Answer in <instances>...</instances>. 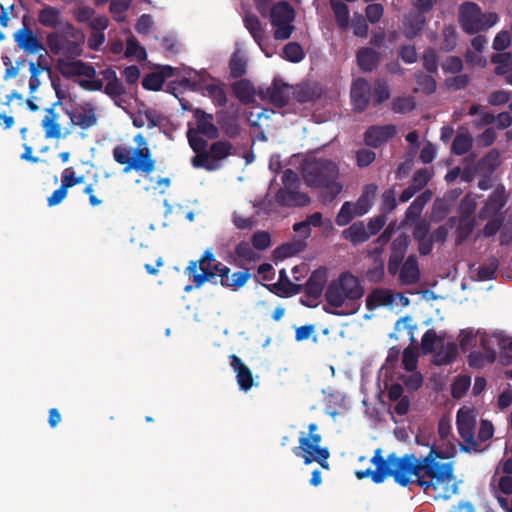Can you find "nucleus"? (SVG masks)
<instances>
[{"mask_svg": "<svg viewBox=\"0 0 512 512\" xmlns=\"http://www.w3.org/2000/svg\"><path fill=\"white\" fill-rule=\"evenodd\" d=\"M438 434L442 440L448 441L445 449L436 444H426V446H429V452L425 456L417 457L414 453H410L399 457L395 453H390L384 458L382 450L378 448L371 459V463L375 465V470L370 468L358 470L355 473L356 477L360 480L371 477L376 484L384 482L388 477H393L394 481L402 487L416 483L425 494L432 495L435 499H450L458 493L454 463H441L437 459L453 458L456 454V447L449 440L451 426L448 423L439 422ZM416 442L425 445L419 436L416 437Z\"/></svg>", "mask_w": 512, "mask_h": 512, "instance_id": "f257e3e1", "label": "nucleus"}, {"mask_svg": "<svg viewBox=\"0 0 512 512\" xmlns=\"http://www.w3.org/2000/svg\"><path fill=\"white\" fill-rule=\"evenodd\" d=\"M302 176L310 188H322L320 198L324 204L332 203L342 192L343 185L337 182L339 168L327 158H312L303 163Z\"/></svg>", "mask_w": 512, "mask_h": 512, "instance_id": "f03ea898", "label": "nucleus"}, {"mask_svg": "<svg viewBox=\"0 0 512 512\" xmlns=\"http://www.w3.org/2000/svg\"><path fill=\"white\" fill-rule=\"evenodd\" d=\"M363 295L364 289L359 279L350 272H344L329 284L325 298L327 304L334 308L345 306V310L338 311L334 315H351L359 310V300Z\"/></svg>", "mask_w": 512, "mask_h": 512, "instance_id": "7ed1b4c3", "label": "nucleus"}, {"mask_svg": "<svg viewBox=\"0 0 512 512\" xmlns=\"http://www.w3.org/2000/svg\"><path fill=\"white\" fill-rule=\"evenodd\" d=\"M133 141L137 144L135 149L124 145H116L112 150L113 159L116 163L124 165V172L134 170L136 172L151 174L155 170L156 161L143 134H137Z\"/></svg>", "mask_w": 512, "mask_h": 512, "instance_id": "20e7f679", "label": "nucleus"}, {"mask_svg": "<svg viewBox=\"0 0 512 512\" xmlns=\"http://www.w3.org/2000/svg\"><path fill=\"white\" fill-rule=\"evenodd\" d=\"M46 45L52 54L63 58H77L83 53L84 36L70 22L47 34Z\"/></svg>", "mask_w": 512, "mask_h": 512, "instance_id": "39448f33", "label": "nucleus"}, {"mask_svg": "<svg viewBox=\"0 0 512 512\" xmlns=\"http://www.w3.org/2000/svg\"><path fill=\"white\" fill-rule=\"evenodd\" d=\"M318 431V425L311 423L308 426V434L301 433L299 446L293 448L295 456L302 458L306 465L317 462L322 468L329 469L327 462L330 452L327 447H321L322 436Z\"/></svg>", "mask_w": 512, "mask_h": 512, "instance_id": "423d86ee", "label": "nucleus"}, {"mask_svg": "<svg viewBox=\"0 0 512 512\" xmlns=\"http://www.w3.org/2000/svg\"><path fill=\"white\" fill-rule=\"evenodd\" d=\"M102 79L87 78L78 82L79 86L87 91H103L118 106L122 97L127 94V88L121 79L118 78L116 71L109 67L100 71Z\"/></svg>", "mask_w": 512, "mask_h": 512, "instance_id": "0eeeda50", "label": "nucleus"}, {"mask_svg": "<svg viewBox=\"0 0 512 512\" xmlns=\"http://www.w3.org/2000/svg\"><path fill=\"white\" fill-rule=\"evenodd\" d=\"M498 21L495 12L483 13L481 8L473 2H465L459 9V23L467 34H475L488 30Z\"/></svg>", "mask_w": 512, "mask_h": 512, "instance_id": "6e6552de", "label": "nucleus"}, {"mask_svg": "<svg viewBox=\"0 0 512 512\" xmlns=\"http://www.w3.org/2000/svg\"><path fill=\"white\" fill-rule=\"evenodd\" d=\"M271 25L275 27L274 38L276 40H287L290 38L295 27L292 24L295 19V10L288 1L274 3L268 13Z\"/></svg>", "mask_w": 512, "mask_h": 512, "instance_id": "1a4fd4ad", "label": "nucleus"}, {"mask_svg": "<svg viewBox=\"0 0 512 512\" xmlns=\"http://www.w3.org/2000/svg\"><path fill=\"white\" fill-rule=\"evenodd\" d=\"M457 429L460 437L466 445H461L465 452L479 451V445L475 440L476 419L469 410L459 409L456 418Z\"/></svg>", "mask_w": 512, "mask_h": 512, "instance_id": "9d476101", "label": "nucleus"}, {"mask_svg": "<svg viewBox=\"0 0 512 512\" xmlns=\"http://www.w3.org/2000/svg\"><path fill=\"white\" fill-rule=\"evenodd\" d=\"M27 16L23 17L22 27L18 29L14 35V41L16 45L26 52L27 54H34L39 51H44L47 53V50L35 32L29 27L26 22Z\"/></svg>", "mask_w": 512, "mask_h": 512, "instance_id": "9b49d317", "label": "nucleus"}, {"mask_svg": "<svg viewBox=\"0 0 512 512\" xmlns=\"http://www.w3.org/2000/svg\"><path fill=\"white\" fill-rule=\"evenodd\" d=\"M57 67L60 74L66 79L77 76L94 78L97 75L96 69L91 64L77 60L76 58H60Z\"/></svg>", "mask_w": 512, "mask_h": 512, "instance_id": "f8f14e48", "label": "nucleus"}, {"mask_svg": "<svg viewBox=\"0 0 512 512\" xmlns=\"http://www.w3.org/2000/svg\"><path fill=\"white\" fill-rule=\"evenodd\" d=\"M397 134L394 124L372 125L364 133V143L372 148H379L386 144Z\"/></svg>", "mask_w": 512, "mask_h": 512, "instance_id": "ddd939ff", "label": "nucleus"}, {"mask_svg": "<svg viewBox=\"0 0 512 512\" xmlns=\"http://www.w3.org/2000/svg\"><path fill=\"white\" fill-rule=\"evenodd\" d=\"M65 113L70 118L72 125L78 126L82 130H87L97 123L95 108L91 103H84L72 110L66 109Z\"/></svg>", "mask_w": 512, "mask_h": 512, "instance_id": "4468645a", "label": "nucleus"}, {"mask_svg": "<svg viewBox=\"0 0 512 512\" xmlns=\"http://www.w3.org/2000/svg\"><path fill=\"white\" fill-rule=\"evenodd\" d=\"M353 108L357 112H363L369 105L371 99V87L364 78L356 79L350 91Z\"/></svg>", "mask_w": 512, "mask_h": 512, "instance_id": "2eb2a0df", "label": "nucleus"}, {"mask_svg": "<svg viewBox=\"0 0 512 512\" xmlns=\"http://www.w3.org/2000/svg\"><path fill=\"white\" fill-rule=\"evenodd\" d=\"M507 198L504 187L496 188L487 198L484 206L479 210L478 217L481 220L490 217H499L498 213L505 206Z\"/></svg>", "mask_w": 512, "mask_h": 512, "instance_id": "dca6fc26", "label": "nucleus"}, {"mask_svg": "<svg viewBox=\"0 0 512 512\" xmlns=\"http://www.w3.org/2000/svg\"><path fill=\"white\" fill-rule=\"evenodd\" d=\"M276 202L283 207H305L310 204L311 198L307 193L300 192L299 188L279 189L275 194Z\"/></svg>", "mask_w": 512, "mask_h": 512, "instance_id": "f3484780", "label": "nucleus"}, {"mask_svg": "<svg viewBox=\"0 0 512 512\" xmlns=\"http://www.w3.org/2000/svg\"><path fill=\"white\" fill-rule=\"evenodd\" d=\"M289 86L281 79L275 78L272 85L262 93V97L269 100L277 108H283L289 102Z\"/></svg>", "mask_w": 512, "mask_h": 512, "instance_id": "a211bd4d", "label": "nucleus"}, {"mask_svg": "<svg viewBox=\"0 0 512 512\" xmlns=\"http://www.w3.org/2000/svg\"><path fill=\"white\" fill-rule=\"evenodd\" d=\"M229 359L230 366L236 373V380L239 388L243 391L250 390L254 384L253 374L250 368L235 354L230 355Z\"/></svg>", "mask_w": 512, "mask_h": 512, "instance_id": "6ab92c4d", "label": "nucleus"}, {"mask_svg": "<svg viewBox=\"0 0 512 512\" xmlns=\"http://www.w3.org/2000/svg\"><path fill=\"white\" fill-rule=\"evenodd\" d=\"M407 245L408 241L406 236H399L392 242V253L389 257L387 267L390 275L394 276L398 272L400 273Z\"/></svg>", "mask_w": 512, "mask_h": 512, "instance_id": "aec40b11", "label": "nucleus"}, {"mask_svg": "<svg viewBox=\"0 0 512 512\" xmlns=\"http://www.w3.org/2000/svg\"><path fill=\"white\" fill-rule=\"evenodd\" d=\"M37 21L41 26L54 29V31L60 29V27H62L66 22L63 20L61 10L50 5H44L38 11Z\"/></svg>", "mask_w": 512, "mask_h": 512, "instance_id": "412c9836", "label": "nucleus"}, {"mask_svg": "<svg viewBox=\"0 0 512 512\" xmlns=\"http://www.w3.org/2000/svg\"><path fill=\"white\" fill-rule=\"evenodd\" d=\"M194 118L197 122V127L194 131L198 134L204 135L209 139H216L219 136L218 128L213 123V115L206 113L200 108L193 111Z\"/></svg>", "mask_w": 512, "mask_h": 512, "instance_id": "4be33fe9", "label": "nucleus"}, {"mask_svg": "<svg viewBox=\"0 0 512 512\" xmlns=\"http://www.w3.org/2000/svg\"><path fill=\"white\" fill-rule=\"evenodd\" d=\"M420 269L415 255H409L402 264L399 281L403 285H414L420 280Z\"/></svg>", "mask_w": 512, "mask_h": 512, "instance_id": "5701e85b", "label": "nucleus"}, {"mask_svg": "<svg viewBox=\"0 0 512 512\" xmlns=\"http://www.w3.org/2000/svg\"><path fill=\"white\" fill-rule=\"evenodd\" d=\"M326 281V271L317 269L312 272L307 282L303 285L302 292H305L311 298L317 299L322 295Z\"/></svg>", "mask_w": 512, "mask_h": 512, "instance_id": "b1692460", "label": "nucleus"}, {"mask_svg": "<svg viewBox=\"0 0 512 512\" xmlns=\"http://www.w3.org/2000/svg\"><path fill=\"white\" fill-rule=\"evenodd\" d=\"M378 187L376 184L371 183L363 187L362 193L353 206H355V213L357 216H363L369 212L373 206L374 199L377 194Z\"/></svg>", "mask_w": 512, "mask_h": 512, "instance_id": "393cba45", "label": "nucleus"}, {"mask_svg": "<svg viewBox=\"0 0 512 512\" xmlns=\"http://www.w3.org/2000/svg\"><path fill=\"white\" fill-rule=\"evenodd\" d=\"M426 25V17L421 12H411L404 19V36L407 39H414L421 34Z\"/></svg>", "mask_w": 512, "mask_h": 512, "instance_id": "a878e982", "label": "nucleus"}, {"mask_svg": "<svg viewBox=\"0 0 512 512\" xmlns=\"http://www.w3.org/2000/svg\"><path fill=\"white\" fill-rule=\"evenodd\" d=\"M491 62L496 65L494 73L503 76L505 81L512 85V54L506 52L493 54Z\"/></svg>", "mask_w": 512, "mask_h": 512, "instance_id": "bb28decb", "label": "nucleus"}, {"mask_svg": "<svg viewBox=\"0 0 512 512\" xmlns=\"http://www.w3.org/2000/svg\"><path fill=\"white\" fill-rule=\"evenodd\" d=\"M45 137L47 139H58L61 137V125L59 124V114L55 112L53 107L46 109V115L41 123Z\"/></svg>", "mask_w": 512, "mask_h": 512, "instance_id": "cd10ccee", "label": "nucleus"}, {"mask_svg": "<svg viewBox=\"0 0 512 512\" xmlns=\"http://www.w3.org/2000/svg\"><path fill=\"white\" fill-rule=\"evenodd\" d=\"M357 63L364 72H371L380 62V54L370 47L361 48L356 55Z\"/></svg>", "mask_w": 512, "mask_h": 512, "instance_id": "c85d7f7f", "label": "nucleus"}, {"mask_svg": "<svg viewBox=\"0 0 512 512\" xmlns=\"http://www.w3.org/2000/svg\"><path fill=\"white\" fill-rule=\"evenodd\" d=\"M500 164V153L497 149L490 150L483 158H481L475 167L479 174L491 176Z\"/></svg>", "mask_w": 512, "mask_h": 512, "instance_id": "c756f323", "label": "nucleus"}, {"mask_svg": "<svg viewBox=\"0 0 512 512\" xmlns=\"http://www.w3.org/2000/svg\"><path fill=\"white\" fill-rule=\"evenodd\" d=\"M394 296L390 290L376 288L366 298V308L373 311L379 306L392 304Z\"/></svg>", "mask_w": 512, "mask_h": 512, "instance_id": "7c9ffc66", "label": "nucleus"}, {"mask_svg": "<svg viewBox=\"0 0 512 512\" xmlns=\"http://www.w3.org/2000/svg\"><path fill=\"white\" fill-rule=\"evenodd\" d=\"M342 237L355 246L366 242L370 238L363 221L354 222L343 230Z\"/></svg>", "mask_w": 512, "mask_h": 512, "instance_id": "2f4dec72", "label": "nucleus"}, {"mask_svg": "<svg viewBox=\"0 0 512 512\" xmlns=\"http://www.w3.org/2000/svg\"><path fill=\"white\" fill-rule=\"evenodd\" d=\"M474 208L463 212L459 218L456 228V244L463 243L473 232L475 228V221L471 218Z\"/></svg>", "mask_w": 512, "mask_h": 512, "instance_id": "473e14b6", "label": "nucleus"}, {"mask_svg": "<svg viewBox=\"0 0 512 512\" xmlns=\"http://www.w3.org/2000/svg\"><path fill=\"white\" fill-rule=\"evenodd\" d=\"M233 93L243 104H251L255 101V89L248 79H240L232 85Z\"/></svg>", "mask_w": 512, "mask_h": 512, "instance_id": "72a5a7b5", "label": "nucleus"}, {"mask_svg": "<svg viewBox=\"0 0 512 512\" xmlns=\"http://www.w3.org/2000/svg\"><path fill=\"white\" fill-rule=\"evenodd\" d=\"M458 354L457 345L453 342L442 345L433 355V364L436 366H443L452 363Z\"/></svg>", "mask_w": 512, "mask_h": 512, "instance_id": "f704fd0d", "label": "nucleus"}, {"mask_svg": "<svg viewBox=\"0 0 512 512\" xmlns=\"http://www.w3.org/2000/svg\"><path fill=\"white\" fill-rule=\"evenodd\" d=\"M274 286L276 289H278L282 292L281 296H286V297L297 295L303 291V285L293 283L289 279L285 269L280 270L279 281Z\"/></svg>", "mask_w": 512, "mask_h": 512, "instance_id": "c9c22d12", "label": "nucleus"}, {"mask_svg": "<svg viewBox=\"0 0 512 512\" xmlns=\"http://www.w3.org/2000/svg\"><path fill=\"white\" fill-rule=\"evenodd\" d=\"M473 146L472 136L466 132H458L454 137L451 145V153L457 156H462L468 153Z\"/></svg>", "mask_w": 512, "mask_h": 512, "instance_id": "e433bc0d", "label": "nucleus"}, {"mask_svg": "<svg viewBox=\"0 0 512 512\" xmlns=\"http://www.w3.org/2000/svg\"><path fill=\"white\" fill-rule=\"evenodd\" d=\"M209 154L214 162H219L232 154L233 145L226 140L213 142L209 148Z\"/></svg>", "mask_w": 512, "mask_h": 512, "instance_id": "4c0bfd02", "label": "nucleus"}, {"mask_svg": "<svg viewBox=\"0 0 512 512\" xmlns=\"http://www.w3.org/2000/svg\"><path fill=\"white\" fill-rule=\"evenodd\" d=\"M244 24L255 42L261 46V42L264 39V28L259 18L253 14L246 15L244 18Z\"/></svg>", "mask_w": 512, "mask_h": 512, "instance_id": "58836bf2", "label": "nucleus"}, {"mask_svg": "<svg viewBox=\"0 0 512 512\" xmlns=\"http://www.w3.org/2000/svg\"><path fill=\"white\" fill-rule=\"evenodd\" d=\"M230 76L232 78H241L247 71V59L239 51L232 54L229 61Z\"/></svg>", "mask_w": 512, "mask_h": 512, "instance_id": "ea45409f", "label": "nucleus"}, {"mask_svg": "<svg viewBox=\"0 0 512 512\" xmlns=\"http://www.w3.org/2000/svg\"><path fill=\"white\" fill-rule=\"evenodd\" d=\"M133 0H110L109 11L113 17V19L122 23L126 20V12L131 7Z\"/></svg>", "mask_w": 512, "mask_h": 512, "instance_id": "a19ab883", "label": "nucleus"}, {"mask_svg": "<svg viewBox=\"0 0 512 512\" xmlns=\"http://www.w3.org/2000/svg\"><path fill=\"white\" fill-rule=\"evenodd\" d=\"M457 45V32L453 25H447L442 31V40L439 43V48L443 52H451Z\"/></svg>", "mask_w": 512, "mask_h": 512, "instance_id": "79ce46f5", "label": "nucleus"}, {"mask_svg": "<svg viewBox=\"0 0 512 512\" xmlns=\"http://www.w3.org/2000/svg\"><path fill=\"white\" fill-rule=\"evenodd\" d=\"M415 79L418 86L416 91H420L426 95L433 94L436 91L437 84L432 75L418 71L415 73Z\"/></svg>", "mask_w": 512, "mask_h": 512, "instance_id": "37998d69", "label": "nucleus"}, {"mask_svg": "<svg viewBox=\"0 0 512 512\" xmlns=\"http://www.w3.org/2000/svg\"><path fill=\"white\" fill-rule=\"evenodd\" d=\"M444 340L443 336L437 335L434 329H428L421 339V349L424 355L431 354L435 351V345Z\"/></svg>", "mask_w": 512, "mask_h": 512, "instance_id": "c03bdc74", "label": "nucleus"}, {"mask_svg": "<svg viewBox=\"0 0 512 512\" xmlns=\"http://www.w3.org/2000/svg\"><path fill=\"white\" fill-rule=\"evenodd\" d=\"M331 6L338 26L343 29L347 28L350 18L348 6L341 1H331Z\"/></svg>", "mask_w": 512, "mask_h": 512, "instance_id": "a18cd8bd", "label": "nucleus"}, {"mask_svg": "<svg viewBox=\"0 0 512 512\" xmlns=\"http://www.w3.org/2000/svg\"><path fill=\"white\" fill-rule=\"evenodd\" d=\"M305 57L302 46L297 42H289L283 48V58L292 63H298Z\"/></svg>", "mask_w": 512, "mask_h": 512, "instance_id": "49530a36", "label": "nucleus"}, {"mask_svg": "<svg viewBox=\"0 0 512 512\" xmlns=\"http://www.w3.org/2000/svg\"><path fill=\"white\" fill-rule=\"evenodd\" d=\"M374 106H379L390 98V89L385 81L377 80L371 91Z\"/></svg>", "mask_w": 512, "mask_h": 512, "instance_id": "de8ad7c7", "label": "nucleus"}, {"mask_svg": "<svg viewBox=\"0 0 512 512\" xmlns=\"http://www.w3.org/2000/svg\"><path fill=\"white\" fill-rule=\"evenodd\" d=\"M215 262V255L210 249H208L203 253L199 260L189 262V265L185 269V274L191 277L192 273L198 270V267L212 266Z\"/></svg>", "mask_w": 512, "mask_h": 512, "instance_id": "09e8293b", "label": "nucleus"}, {"mask_svg": "<svg viewBox=\"0 0 512 512\" xmlns=\"http://www.w3.org/2000/svg\"><path fill=\"white\" fill-rule=\"evenodd\" d=\"M439 58L434 48L428 47L422 55V64L424 69L430 74H437Z\"/></svg>", "mask_w": 512, "mask_h": 512, "instance_id": "8fccbe9b", "label": "nucleus"}, {"mask_svg": "<svg viewBox=\"0 0 512 512\" xmlns=\"http://www.w3.org/2000/svg\"><path fill=\"white\" fill-rule=\"evenodd\" d=\"M355 216H357L355 213V206H353L352 202L346 201L341 206L335 222L338 226L343 227L348 225Z\"/></svg>", "mask_w": 512, "mask_h": 512, "instance_id": "3c124183", "label": "nucleus"}, {"mask_svg": "<svg viewBox=\"0 0 512 512\" xmlns=\"http://www.w3.org/2000/svg\"><path fill=\"white\" fill-rule=\"evenodd\" d=\"M205 91L212 98L214 104L219 107L227 105V96L225 90L218 84L205 85Z\"/></svg>", "mask_w": 512, "mask_h": 512, "instance_id": "603ef678", "label": "nucleus"}, {"mask_svg": "<svg viewBox=\"0 0 512 512\" xmlns=\"http://www.w3.org/2000/svg\"><path fill=\"white\" fill-rule=\"evenodd\" d=\"M164 75L158 72H151L142 79V87L149 91H159L164 84Z\"/></svg>", "mask_w": 512, "mask_h": 512, "instance_id": "864d4df0", "label": "nucleus"}, {"mask_svg": "<svg viewBox=\"0 0 512 512\" xmlns=\"http://www.w3.org/2000/svg\"><path fill=\"white\" fill-rule=\"evenodd\" d=\"M367 279L370 282H381L384 277V260L382 257H375L372 266L367 270Z\"/></svg>", "mask_w": 512, "mask_h": 512, "instance_id": "5fc2aeb1", "label": "nucleus"}, {"mask_svg": "<svg viewBox=\"0 0 512 512\" xmlns=\"http://www.w3.org/2000/svg\"><path fill=\"white\" fill-rule=\"evenodd\" d=\"M192 165L196 168H205L208 171L215 170L219 165L214 164L209 151L197 152L192 158Z\"/></svg>", "mask_w": 512, "mask_h": 512, "instance_id": "6e6d98bb", "label": "nucleus"}, {"mask_svg": "<svg viewBox=\"0 0 512 512\" xmlns=\"http://www.w3.org/2000/svg\"><path fill=\"white\" fill-rule=\"evenodd\" d=\"M201 270V273H197V271L193 272L191 277H189L195 285V288H200L206 281H212L216 277L212 266H204L198 267Z\"/></svg>", "mask_w": 512, "mask_h": 512, "instance_id": "4d7b16f0", "label": "nucleus"}, {"mask_svg": "<svg viewBox=\"0 0 512 512\" xmlns=\"http://www.w3.org/2000/svg\"><path fill=\"white\" fill-rule=\"evenodd\" d=\"M402 364L405 370L413 372L417 368L418 364V353L416 347H410L404 349L402 355Z\"/></svg>", "mask_w": 512, "mask_h": 512, "instance_id": "13d9d810", "label": "nucleus"}, {"mask_svg": "<svg viewBox=\"0 0 512 512\" xmlns=\"http://www.w3.org/2000/svg\"><path fill=\"white\" fill-rule=\"evenodd\" d=\"M49 63L40 64V66H36L35 62L29 63V71H30V79H29V89L31 92H35L40 86V80L38 78L39 74L43 70H49Z\"/></svg>", "mask_w": 512, "mask_h": 512, "instance_id": "bf43d9fd", "label": "nucleus"}, {"mask_svg": "<svg viewBox=\"0 0 512 512\" xmlns=\"http://www.w3.org/2000/svg\"><path fill=\"white\" fill-rule=\"evenodd\" d=\"M235 254L237 257L252 262L258 259L257 253L253 250L250 243L247 241H241L235 246Z\"/></svg>", "mask_w": 512, "mask_h": 512, "instance_id": "052dcab7", "label": "nucleus"}, {"mask_svg": "<svg viewBox=\"0 0 512 512\" xmlns=\"http://www.w3.org/2000/svg\"><path fill=\"white\" fill-rule=\"evenodd\" d=\"M471 378L466 375L456 377L452 384V395L454 398H461L469 389Z\"/></svg>", "mask_w": 512, "mask_h": 512, "instance_id": "680f3d73", "label": "nucleus"}, {"mask_svg": "<svg viewBox=\"0 0 512 512\" xmlns=\"http://www.w3.org/2000/svg\"><path fill=\"white\" fill-rule=\"evenodd\" d=\"M194 131V128H189L187 131V138L189 141L190 147L193 149L195 153L206 151L208 146L207 141Z\"/></svg>", "mask_w": 512, "mask_h": 512, "instance_id": "e2e57ef3", "label": "nucleus"}, {"mask_svg": "<svg viewBox=\"0 0 512 512\" xmlns=\"http://www.w3.org/2000/svg\"><path fill=\"white\" fill-rule=\"evenodd\" d=\"M430 179L431 173L427 168L418 169L412 177L411 185L417 191H420L427 185Z\"/></svg>", "mask_w": 512, "mask_h": 512, "instance_id": "0e129e2a", "label": "nucleus"}, {"mask_svg": "<svg viewBox=\"0 0 512 512\" xmlns=\"http://www.w3.org/2000/svg\"><path fill=\"white\" fill-rule=\"evenodd\" d=\"M253 248L257 250H266L271 245V236L266 231H257L251 238Z\"/></svg>", "mask_w": 512, "mask_h": 512, "instance_id": "69168bd1", "label": "nucleus"}, {"mask_svg": "<svg viewBox=\"0 0 512 512\" xmlns=\"http://www.w3.org/2000/svg\"><path fill=\"white\" fill-rule=\"evenodd\" d=\"M444 73L458 74L463 70V61L458 56H448L442 63Z\"/></svg>", "mask_w": 512, "mask_h": 512, "instance_id": "338daca9", "label": "nucleus"}, {"mask_svg": "<svg viewBox=\"0 0 512 512\" xmlns=\"http://www.w3.org/2000/svg\"><path fill=\"white\" fill-rule=\"evenodd\" d=\"M415 108L412 97H398L392 102V109L396 113L410 112Z\"/></svg>", "mask_w": 512, "mask_h": 512, "instance_id": "774afa93", "label": "nucleus"}]
</instances>
